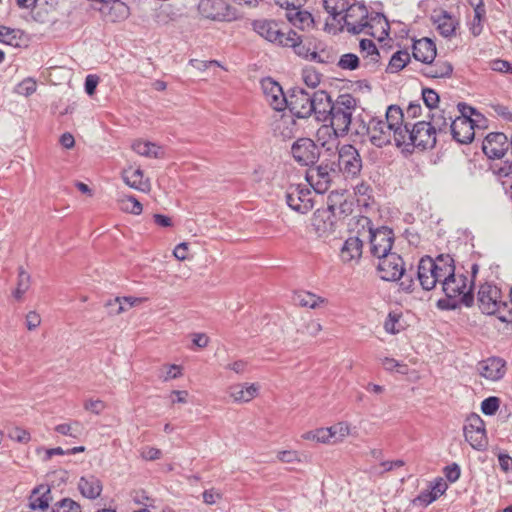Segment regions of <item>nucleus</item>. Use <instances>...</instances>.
I'll list each match as a JSON object with an SVG mask.
<instances>
[{
    "label": "nucleus",
    "mask_w": 512,
    "mask_h": 512,
    "mask_svg": "<svg viewBox=\"0 0 512 512\" xmlns=\"http://www.w3.org/2000/svg\"><path fill=\"white\" fill-rule=\"evenodd\" d=\"M324 8L329 14L326 26L334 31L348 32L351 34L365 33L374 35L371 31L374 23L387 25L383 15L377 13L369 17L367 7L351 0H324Z\"/></svg>",
    "instance_id": "obj_1"
},
{
    "label": "nucleus",
    "mask_w": 512,
    "mask_h": 512,
    "mask_svg": "<svg viewBox=\"0 0 512 512\" xmlns=\"http://www.w3.org/2000/svg\"><path fill=\"white\" fill-rule=\"evenodd\" d=\"M331 109L327 117L330 125H323L317 131L319 140L322 135H330L331 132L335 138L348 134L352 115L356 109V99L350 94L339 95Z\"/></svg>",
    "instance_id": "obj_2"
},
{
    "label": "nucleus",
    "mask_w": 512,
    "mask_h": 512,
    "mask_svg": "<svg viewBox=\"0 0 512 512\" xmlns=\"http://www.w3.org/2000/svg\"><path fill=\"white\" fill-rule=\"evenodd\" d=\"M453 258L448 254L438 255L435 259L425 256L418 264L417 277L424 290L433 289L442 283L444 276H451Z\"/></svg>",
    "instance_id": "obj_3"
},
{
    "label": "nucleus",
    "mask_w": 512,
    "mask_h": 512,
    "mask_svg": "<svg viewBox=\"0 0 512 512\" xmlns=\"http://www.w3.org/2000/svg\"><path fill=\"white\" fill-rule=\"evenodd\" d=\"M357 233L369 241L371 254L378 258L392 252L394 232L392 229L381 226L374 228L372 221L365 216L357 220Z\"/></svg>",
    "instance_id": "obj_4"
},
{
    "label": "nucleus",
    "mask_w": 512,
    "mask_h": 512,
    "mask_svg": "<svg viewBox=\"0 0 512 512\" xmlns=\"http://www.w3.org/2000/svg\"><path fill=\"white\" fill-rule=\"evenodd\" d=\"M377 271L384 281H399L403 291L412 292L414 281L406 275L405 262L396 252H390L378 257Z\"/></svg>",
    "instance_id": "obj_5"
},
{
    "label": "nucleus",
    "mask_w": 512,
    "mask_h": 512,
    "mask_svg": "<svg viewBox=\"0 0 512 512\" xmlns=\"http://www.w3.org/2000/svg\"><path fill=\"white\" fill-rule=\"evenodd\" d=\"M441 284L442 290L448 298H459L453 306H456L459 303L469 307L473 304V283L471 281L469 282L468 278L463 274H455L454 262H452L451 276H444Z\"/></svg>",
    "instance_id": "obj_6"
},
{
    "label": "nucleus",
    "mask_w": 512,
    "mask_h": 512,
    "mask_svg": "<svg viewBox=\"0 0 512 512\" xmlns=\"http://www.w3.org/2000/svg\"><path fill=\"white\" fill-rule=\"evenodd\" d=\"M478 306L481 311L488 315H498L499 320L508 322L503 313L508 309V303L501 300L500 289L492 284L480 286L478 291Z\"/></svg>",
    "instance_id": "obj_7"
},
{
    "label": "nucleus",
    "mask_w": 512,
    "mask_h": 512,
    "mask_svg": "<svg viewBox=\"0 0 512 512\" xmlns=\"http://www.w3.org/2000/svg\"><path fill=\"white\" fill-rule=\"evenodd\" d=\"M436 144V134L433 125L426 121H420L413 125L412 129L408 127V138L405 137L404 144L400 147L403 151L411 152V148L421 149L433 148Z\"/></svg>",
    "instance_id": "obj_8"
},
{
    "label": "nucleus",
    "mask_w": 512,
    "mask_h": 512,
    "mask_svg": "<svg viewBox=\"0 0 512 512\" xmlns=\"http://www.w3.org/2000/svg\"><path fill=\"white\" fill-rule=\"evenodd\" d=\"M199 13L206 19L231 22L238 19V11L225 0H200Z\"/></svg>",
    "instance_id": "obj_9"
},
{
    "label": "nucleus",
    "mask_w": 512,
    "mask_h": 512,
    "mask_svg": "<svg viewBox=\"0 0 512 512\" xmlns=\"http://www.w3.org/2000/svg\"><path fill=\"white\" fill-rule=\"evenodd\" d=\"M253 30L269 42L283 45H291L289 40V30L287 27L282 28L279 23L268 19L255 20L252 23Z\"/></svg>",
    "instance_id": "obj_10"
},
{
    "label": "nucleus",
    "mask_w": 512,
    "mask_h": 512,
    "mask_svg": "<svg viewBox=\"0 0 512 512\" xmlns=\"http://www.w3.org/2000/svg\"><path fill=\"white\" fill-rule=\"evenodd\" d=\"M362 166L360 153L353 145L344 144L338 148V167L345 178L358 177Z\"/></svg>",
    "instance_id": "obj_11"
},
{
    "label": "nucleus",
    "mask_w": 512,
    "mask_h": 512,
    "mask_svg": "<svg viewBox=\"0 0 512 512\" xmlns=\"http://www.w3.org/2000/svg\"><path fill=\"white\" fill-rule=\"evenodd\" d=\"M285 199L292 210L301 214L308 213L314 206L312 191L306 185L291 184L285 192Z\"/></svg>",
    "instance_id": "obj_12"
},
{
    "label": "nucleus",
    "mask_w": 512,
    "mask_h": 512,
    "mask_svg": "<svg viewBox=\"0 0 512 512\" xmlns=\"http://www.w3.org/2000/svg\"><path fill=\"white\" fill-rule=\"evenodd\" d=\"M336 176L335 163L322 162L307 171L306 179L317 193L322 194L330 188Z\"/></svg>",
    "instance_id": "obj_13"
},
{
    "label": "nucleus",
    "mask_w": 512,
    "mask_h": 512,
    "mask_svg": "<svg viewBox=\"0 0 512 512\" xmlns=\"http://www.w3.org/2000/svg\"><path fill=\"white\" fill-rule=\"evenodd\" d=\"M293 159L301 166H312L320 157V148L310 138H299L291 146Z\"/></svg>",
    "instance_id": "obj_14"
},
{
    "label": "nucleus",
    "mask_w": 512,
    "mask_h": 512,
    "mask_svg": "<svg viewBox=\"0 0 512 512\" xmlns=\"http://www.w3.org/2000/svg\"><path fill=\"white\" fill-rule=\"evenodd\" d=\"M367 134L370 142L382 148L395 142V133L380 117H372L367 124Z\"/></svg>",
    "instance_id": "obj_15"
},
{
    "label": "nucleus",
    "mask_w": 512,
    "mask_h": 512,
    "mask_svg": "<svg viewBox=\"0 0 512 512\" xmlns=\"http://www.w3.org/2000/svg\"><path fill=\"white\" fill-rule=\"evenodd\" d=\"M466 441L476 450H483L487 445L484 421L477 414L471 415L464 426Z\"/></svg>",
    "instance_id": "obj_16"
},
{
    "label": "nucleus",
    "mask_w": 512,
    "mask_h": 512,
    "mask_svg": "<svg viewBox=\"0 0 512 512\" xmlns=\"http://www.w3.org/2000/svg\"><path fill=\"white\" fill-rule=\"evenodd\" d=\"M311 94L302 88H294L287 97V108L298 118H308L312 114Z\"/></svg>",
    "instance_id": "obj_17"
},
{
    "label": "nucleus",
    "mask_w": 512,
    "mask_h": 512,
    "mask_svg": "<svg viewBox=\"0 0 512 512\" xmlns=\"http://www.w3.org/2000/svg\"><path fill=\"white\" fill-rule=\"evenodd\" d=\"M386 124L392 128L395 133V145L401 147L408 138V124H404V115L400 107L391 105L387 108L385 119Z\"/></svg>",
    "instance_id": "obj_18"
},
{
    "label": "nucleus",
    "mask_w": 512,
    "mask_h": 512,
    "mask_svg": "<svg viewBox=\"0 0 512 512\" xmlns=\"http://www.w3.org/2000/svg\"><path fill=\"white\" fill-rule=\"evenodd\" d=\"M266 102L275 110L283 111L287 108V97L285 96L282 87L272 78H265L261 81Z\"/></svg>",
    "instance_id": "obj_19"
},
{
    "label": "nucleus",
    "mask_w": 512,
    "mask_h": 512,
    "mask_svg": "<svg viewBox=\"0 0 512 512\" xmlns=\"http://www.w3.org/2000/svg\"><path fill=\"white\" fill-rule=\"evenodd\" d=\"M509 148L507 136L504 133L496 132L487 135L482 144L484 154L492 159L502 158Z\"/></svg>",
    "instance_id": "obj_20"
},
{
    "label": "nucleus",
    "mask_w": 512,
    "mask_h": 512,
    "mask_svg": "<svg viewBox=\"0 0 512 512\" xmlns=\"http://www.w3.org/2000/svg\"><path fill=\"white\" fill-rule=\"evenodd\" d=\"M450 132L453 139L460 144L471 143L475 137L473 121L467 117H456L451 121Z\"/></svg>",
    "instance_id": "obj_21"
},
{
    "label": "nucleus",
    "mask_w": 512,
    "mask_h": 512,
    "mask_svg": "<svg viewBox=\"0 0 512 512\" xmlns=\"http://www.w3.org/2000/svg\"><path fill=\"white\" fill-rule=\"evenodd\" d=\"M477 370L482 377L491 381H497L505 375V361L498 357H490L480 361L477 365Z\"/></svg>",
    "instance_id": "obj_22"
},
{
    "label": "nucleus",
    "mask_w": 512,
    "mask_h": 512,
    "mask_svg": "<svg viewBox=\"0 0 512 512\" xmlns=\"http://www.w3.org/2000/svg\"><path fill=\"white\" fill-rule=\"evenodd\" d=\"M311 106H314L312 113L315 114L317 120L326 122L334 102L326 91L319 90L311 95Z\"/></svg>",
    "instance_id": "obj_23"
},
{
    "label": "nucleus",
    "mask_w": 512,
    "mask_h": 512,
    "mask_svg": "<svg viewBox=\"0 0 512 512\" xmlns=\"http://www.w3.org/2000/svg\"><path fill=\"white\" fill-rule=\"evenodd\" d=\"M122 179L126 185L143 193H149L151 183L148 178H144V173L140 168L132 169L131 167L122 172Z\"/></svg>",
    "instance_id": "obj_24"
},
{
    "label": "nucleus",
    "mask_w": 512,
    "mask_h": 512,
    "mask_svg": "<svg viewBox=\"0 0 512 512\" xmlns=\"http://www.w3.org/2000/svg\"><path fill=\"white\" fill-rule=\"evenodd\" d=\"M363 241L364 238H362L358 233L357 236L349 237L343 243L340 251L342 261L345 263L358 261L362 256Z\"/></svg>",
    "instance_id": "obj_25"
},
{
    "label": "nucleus",
    "mask_w": 512,
    "mask_h": 512,
    "mask_svg": "<svg viewBox=\"0 0 512 512\" xmlns=\"http://www.w3.org/2000/svg\"><path fill=\"white\" fill-rule=\"evenodd\" d=\"M436 45L429 38L416 40L413 44V56L417 61L430 64L436 57Z\"/></svg>",
    "instance_id": "obj_26"
},
{
    "label": "nucleus",
    "mask_w": 512,
    "mask_h": 512,
    "mask_svg": "<svg viewBox=\"0 0 512 512\" xmlns=\"http://www.w3.org/2000/svg\"><path fill=\"white\" fill-rule=\"evenodd\" d=\"M259 389L256 383L235 384L229 387V395L237 403H247L258 395Z\"/></svg>",
    "instance_id": "obj_27"
},
{
    "label": "nucleus",
    "mask_w": 512,
    "mask_h": 512,
    "mask_svg": "<svg viewBox=\"0 0 512 512\" xmlns=\"http://www.w3.org/2000/svg\"><path fill=\"white\" fill-rule=\"evenodd\" d=\"M78 489L85 498L96 499L101 495L103 486L98 477L89 474L79 479Z\"/></svg>",
    "instance_id": "obj_28"
},
{
    "label": "nucleus",
    "mask_w": 512,
    "mask_h": 512,
    "mask_svg": "<svg viewBox=\"0 0 512 512\" xmlns=\"http://www.w3.org/2000/svg\"><path fill=\"white\" fill-rule=\"evenodd\" d=\"M52 501L51 490L49 486L40 485L33 489L30 496L29 507L32 510H46Z\"/></svg>",
    "instance_id": "obj_29"
},
{
    "label": "nucleus",
    "mask_w": 512,
    "mask_h": 512,
    "mask_svg": "<svg viewBox=\"0 0 512 512\" xmlns=\"http://www.w3.org/2000/svg\"><path fill=\"white\" fill-rule=\"evenodd\" d=\"M285 16L293 26L301 30L309 28L313 24L312 15L308 11L301 10L300 7H292Z\"/></svg>",
    "instance_id": "obj_30"
},
{
    "label": "nucleus",
    "mask_w": 512,
    "mask_h": 512,
    "mask_svg": "<svg viewBox=\"0 0 512 512\" xmlns=\"http://www.w3.org/2000/svg\"><path fill=\"white\" fill-rule=\"evenodd\" d=\"M434 24L439 33L444 37H450L455 33L457 21L446 11H441L434 17Z\"/></svg>",
    "instance_id": "obj_31"
},
{
    "label": "nucleus",
    "mask_w": 512,
    "mask_h": 512,
    "mask_svg": "<svg viewBox=\"0 0 512 512\" xmlns=\"http://www.w3.org/2000/svg\"><path fill=\"white\" fill-rule=\"evenodd\" d=\"M426 65L422 70V74L429 78L449 77L453 70L452 65L448 61L438 60Z\"/></svg>",
    "instance_id": "obj_32"
},
{
    "label": "nucleus",
    "mask_w": 512,
    "mask_h": 512,
    "mask_svg": "<svg viewBox=\"0 0 512 512\" xmlns=\"http://www.w3.org/2000/svg\"><path fill=\"white\" fill-rule=\"evenodd\" d=\"M296 132V122L290 115H281L274 123V133L282 139H290Z\"/></svg>",
    "instance_id": "obj_33"
},
{
    "label": "nucleus",
    "mask_w": 512,
    "mask_h": 512,
    "mask_svg": "<svg viewBox=\"0 0 512 512\" xmlns=\"http://www.w3.org/2000/svg\"><path fill=\"white\" fill-rule=\"evenodd\" d=\"M360 53L366 61L365 65L376 64L379 62L380 54L375 43L370 39H362L359 44Z\"/></svg>",
    "instance_id": "obj_34"
},
{
    "label": "nucleus",
    "mask_w": 512,
    "mask_h": 512,
    "mask_svg": "<svg viewBox=\"0 0 512 512\" xmlns=\"http://www.w3.org/2000/svg\"><path fill=\"white\" fill-rule=\"evenodd\" d=\"M107 6V17L112 22L121 21L129 16V7L120 0H111Z\"/></svg>",
    "instance_id": "obj_35"
},
{
    "label": "nucleus",
    "mask_w": 512,
    "mask_h": 512,
    "mask_svg": "<svg viewBox=\"0 0 512 512\" xmlns=\"http://www.w3.org/2000/svg\"><path fill=\"white\" fill-rule=\"evenodd\" d=\"M131 147L133 151L141 156L148 158H159L161 156V147L152 142L136 140Z\"/></svg>",
    "instance_id": "obj_36"
},
{
    "label": "nucleus",
    "mask_w": 512,
    "mask_h": 512,
    "mask_svg": "<svg viewBox=\"0 0 512 512\" xmlns=\"http://www.w3.org/2000/svg\"><path fill=\"white\" fill-rule=\"evenodd\" d=\"M295 305L315 309L320 303L324 302L321 297L307 291H299L293 295Z\"/></svg>",
    "instance_id": "obj_37"
},
{
    "label": "nucleus",
    "mask_w": 512,
    "mask_h": 512,
    "mask_svg": "<svg viewBox=\"0 0 512 512\" xmlns=\"http://www.w3.org/2000/svg\"><path fill=\"white\" fill-rule=\"evenodd\" d=\"M410 61V54L406 50H399L395 52L389 61L387 71L390 73H397L402 70Z\"/></svg>",
    "instance_id": "obj_38"
},
{
    "label": "nucleus",
    "mask_w": 512,
    "mask_h": 512,
    "mask_svg": "<svg viewBox=\"0 0 512 512\" xmlns=\"http://www.w3.org/2000/svg\"><path fill=\"white\" fill-rule=\"evenodd\" d=\"M313 226L320 233H326L327 231H332L333 222L331 221V216L327 211H317L314 214L313 218Z\"/></svg>",
    "instance_id": "obj_39"
},
{
    "label": "nucleus",
    "mask_w": 512,
    "mask_h": 512,
    "mask_svg": "<svg viewBox=\"0 0 512 512\" xmlns=\"http://www.w3.org/2000/svg\"><path fill=\"white\" fill-rule=\"evenodd\" d=\"M119 207L122 211L131 213L134 215H139L142 212V204L131 195H124L119 200Z\"/></svg>",
    "instance_id": "obj_40"
},
{
    "label": "nucleus",
    "mask_w": 512,
    "mask_h": 512,
    "mask_svg": "<svg viewBox=\"0 0 512 512\" xmlns=\"http://www.w3.org/2000/svg\"><path fill=\"white\" fill-rule=\"evenodd\" d=\"M290 39H291L290 42H292V44L291 45H283V47L293 48L294 52L303 58H307L309 55H312V56L316 55L314 52L310 53V49L302 44L301 36L298 35L293 30H289V40Z\"/></svg>",
    "instance_id": "obj_41"
},
{
    "label": "nucleus",
    "mask_w": 512,
    "mask_h": 512,
    "mask_svg": "<svg viewBox=\"0 0 512 512\" xmlns=\"http://www.w3.org/2000/svg\"><path fill=\"white\" fill-rule=\"evenodd\" d=\"M451 121H453L451 116L446 118L443 115V112H441L432 114L431 120L428 123L433 125V130L435 131V134H437V131L439 133L447 132L448 130L450 131Z\"/></svg>",
    "instance_id": "obj_42"
},
{
    "label": "nucleus",
    "mask_w": 512,
    "mask_h": 512,
    "mask_svg": "<svg viewBox=\"0 0 512 512\" xmlns=\"http://www.w3.org/2000/svg\"><path fill=\"white\" fill-rule=\"evenodd\" d=\"M51 512H82L81 506L70 498H64L55 503Z\"/></svg>",
    "instance_id": "obj_43"
},
{
    "label": "nucleus",
    "mask_w": 512,
    "mask_h": 512,
    "mask_svg": "<svg viewBox=\"0 0 512 512\" xmlns=\"http://www.w3.org/2000/svg\"><path fill=\"white\" fill-rule=\"evenodd\" d=\"M55 431L61 435L77 438L81 432V424L78 421L59 424L55 427Z\"/></svg>",
    "instance_id": "obj_44"
},
{
    "label": "nucleus",
    "mask_w": 512,
    "mask_h": 512,
    "mask_svg": "<svg viewBox=\"0 0 512 512\" xmlns=\"http://www.w3.org/2000/svg\"><path fill=\"white\" fill-rule=\"evenodd\" d=\"M332 439L335 442H341L345 437L351 434L350 425L347 422H339L330 427Z\"/></svg>",
    "instance_id": "obj_45"
},
{
    "label": "nucleus",
    "mask_w": 512,
    "mask_h": 512,
    "mask_svg": "<svg viewBox=\"0 0 512 512\" xmlns=\"http://www.w3.org/2000/svg\"><path fill=\"white\" fill-rule=\"evenodd\" d=\"M19 31L10 29L5 26H0V42L5 43L10 46H18L19 45Z\"/></svg>",
    "instance_id": "obj_46"
},
{
    "label": "nucleus",
    "mask_w": 512,
    "mask_h": 512,
    "mask_svg": "<svg viewBox=\"0 0 512 512\" xmlns=\"http://www.w3.org/2000/svg\"><path fill=\"white\" fill-rule=\"evenodd\" d=\"M381 361L382 366L386 371H396L400 374H407L408 372L407 365L395 360L394 358L385 357Z\"/></svg>",
    "instance_id": "obj_47"
},
{
    "label": "nucleus",
    "mask_w": 512,
    "mask_h": 512,
    "mask_svg": "<svg viewBox=\"0 0 512 512\" xmlns=\"http://www.w3.org/2000/svg\"><path fill=\"white\" fill-rule=\"evenodd\" d=\"M359 57L353 53L343 54L339 61L338 66L345 70H355L359 66Z\"/></svg>",
    "instance_id": "obj_48"
},
{
    "label": "nucleus",
    "mask_w": 512,
    "mask_h": 512,
    "mask_svg": "<svg viewBox=\"0 0 512 512\" xmlns=\"http://www.w3.org/2000/svg\"><path fill=\"white\" fill-rule=\"evenodd\" d=\"M500 400L497 397L491 396L484 399L481 403V410L485 415H494L499 409Z\"/></svg>",
    "instance_id": "obj_49"
},
{
    "label": "nucleus",
    "mask_w": 512,
    "mask_h": 512,
    "mask_svg": "<svg viewBox=\"0 0 512 512\" xmlns=\"http://www.w3.org/2000/svg\"><path fill=\"white\" fill-rule=\"evenodd\" d=\"M84 409L95 415L101 414L106 409V403L100 399H87L84 401Z\"/></svg>",
    "instance_id": "obj_50"
},
{
    "label": "nucleus",
    "mask_w": 512,
    "mask_h": 512,
    "mask_svg": "<svg viewBox=\"0 0 512 512\" xmlns=\"http://www.w3.org/2000/svg\"><path fill=\"white\" fill-rule=\"evenodd\" d=\"M422 99L429 109H433L439 102V95L433 89L425 88L422 90Z\"/></svg>",
    "instance_id": "obj_51"
},
{
    "label": "nucleus",
    "mask_w": 512,
    "mask_h": 512,
    "mask_svg": "<svg viewBox=\"0 0 512 512\" xmlns=\"http://www.w3.org/2000/svg\"><path fill=\"white\" fill-rule=\"evenodd\" d=\"M8 436L10 439L19 443H28L30 441V434L25 429L14 427L9 430Z\"/></svg>",
    "instance_id": "obj_52"
},
{
    "label": "nucleus",
    "mask_w": 512,
    "mask_h": 512,
    "mask_svg": "<svg viewBox=\"0 0 512 512\" xmlns=\"http://www.w3.org/2000/svg\"><path fill=\"white\" fill-rule=\"evenodd\" d=\"M202 497L206 505H214L222 500L223 494L215 488H210L203 492Z\"/></svg>",
    "instance_id": "obj_53"
},
{
    "label": "nucleus",
    "mask_w": 512,
    "mask_h": 512,
    "mask_svg": "<svg viewBox=\"0 0 512 512\" xmlns=\"http://www.w3.org/2000/svg\"><path fill=\"white\" fill-rule=\"evenodd\" d=\"M181 375H182V373H181L180 366L173 364V365L165 366L162 369L161 378L163 379V381H169L171 379H176V378L180 377Z\"/></svg>",
    "instance_id": "obj_54"
},
{
    "label": "nucleus",
    "mask_w": 512,
    "mask_h": 512,
    "mask_svg": "<svg viewBox=\"0 0 512 512\" xmlns=\"http://www.w3.org/2000/svg\"><path fill=\"white\" fill-rule=\"evenodd\" d=\"M36 86H37L36 82L33 79L28 78V79L23 80L18 85L17 91L19 94L29 96L36 91Z\"/></svg>",
    "instance_id": "obj_55"
},
{
    "label": "nucleus",
    "mask_w": 512,
    "mask_h": 512,
    "mask_svg": "<svg viewBox=\"0 0 512 512\" xmlns=\"http://www.w3.org/2000/svg\"><path fill=\"white\" fill-rule=\"evenodd\" d=\"M120 301V297H116L106 302L105 305L108 308V313L110 315H119L126 311V307L123 306Z\"/></svg>",
    "instance_id": "obj_56"
},
{
    "label": "nucleus",
    "mask_w": 512,
    "mask_h": 512,
    "mask_svg": "<svg viewBox=\"0 0 512 512\" xmlns=\"http://www.w3.org/2000/svg\"><path fill=\"white\" fill-rule=\"evenodd\" d=\"M31 284V276L25 271L23 267L18 268V278H17V286L18 288L24 289L28 291Z\"/></svg>",
    "instance_id": "obj_57"
},
{
    "label": "nucleus",
    "mask_w": 512,
    "mask_h": 512,
    "mask_svg": "<svg viewBox=\"0 0 512 512\" xmlns=\"http://www.w3.org/2000/svg\"><path fill=\"white\" fill-rule=\"evenodd\" d=\"M303 80L308 87L315 88L320 82V76L312 69H305L303 71Z\"/></svg>",
    "instance_id": "obj_58"
},
{
    "label": "nucleus",
    "mask_w": 512,
    "mask_h": 512,
    "mask_svg": "<svg viewBox=\"0 0 512 512\" xmlns=\"http://www.w3.org/2000/svg\"><path fill=\"white\" fill-rule=\"evenodd\" d=\"M444 473L447 480L454 483L460 478L461 469L458 464L453 463L445 468Z\"/></svg>",
    "instance_id": "obj_59"
},
{
    "label": "nucleus",
    "mask_w": 512,
    "mask_h": 512,
    "mask_svg": "<svg viewBox=\"0 0 512 512\" xmlns=\"http://www.w3.org/2000/svg\"><path fill=\"white\" fill-rule=\"evenodd\" d=\"M41 324V317L35 311H30L26 315V327L29 331L37 329Z\"/></svg>",
    "instance_id": "obj_60"
},
{
    "label": "nucleus",
    "mask_w": 512,
    "mask_h": 512,
    "mask_svg": "<svg viewBox=\"0 0 512 512\" xmlns=\"http://www.w3.org/2000/svg\"><path fill=\"white\" fill-rule=\"evenodd\" d=\"M493 171L500 177H507L512 174V162H502L493 166Z\"/></svg>",
    "instance_id": "obj_61"
},
{
    "label": "nucleus",
    "mask_w": 512,
    "mask_h": 512,
    "mask_svg": "<svg viewBox=\"0 0 512 512\" xmlns=\"http://www.w3.org/2000/svg\"><path fill=\"white\" fill-rule=\"evenodd\" d=\"M161 455V450L155 447H144L141 450V457L145 460H157L161 457Z\"/></svg>",
    "instance_id": "obj_62"
},
{
    "label": "nucleus",
    "mask_w": 512,
    "mask_h": 512,
    "mask_svg": "<svg viewBox=\"0 0 512 512\" xmlns=\"http://www.w3.org/2000/svg\"><path fill=\"white\" fill-rule=\"evenodd\" d=\"M99 83V77L93 74L87 75L85 78V92L92 96L95 93L96 87Z\"/></svg>",
    "instance_id": "obj_63"
},
{
    "label": "nucleus",
    "mask_w": 512,
    "mask_h": 512,
    "mask_svg": "<svg viewBox=\"0 0 512 512\" xmlns=\"http://www.w3.org/2000/svg\"><path fill=\"white\" fill-rule=\"evenodd\" d=\"M491 68L497 72L512 73V65L505 60H495L491 63Z\"/></svg>",
    "instance_id": "obj_64"
}]
</instances>
